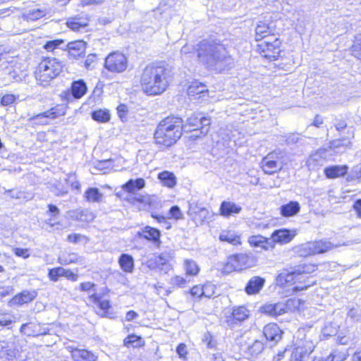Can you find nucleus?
<instances>
[{"mask_svg": "<svg viewBox=\"0 0 361 361\" xmlns=\"http://www.w3.org/2000/svg\"><path fill=\"white\" fill-rule=\"evenodd\" d=\"M171 69L161 63H150L142 70L140 86L147 95H159L164 92L171 80Z\"/></svg>", "mask_w": 361, "mask_h": 361, "instance_id": "1", "label": "nucleus"}, {"mask_svg": "<svg viewBox=\"0 0 361 361\" xmlns=\"http://www.w3.org/2000/svg\"><path fill=\"white\" fill-rule=\"evenodd\" d=\"M197 57L210 68L223 71L234 63L233 59L228 54L225 47L215 41L203 40L197 45Z\"/></svg>", "mask_w": 361, "mask_h": 361, "instance_id": "2", "label": "nucleus"}, {"mask_svg": "<svg viewBox=\"0 0 361 361\" xmlns=\"http://www.w3.org/2000/svg\"><path fill=\"white\" fill-rule=\"evenodd\" d=\"M185 128L187 126H183L181 118L168 116L161 121L157 127L154 132L156 143L166 147H171L180 138Z\"/></svg>", "mask_w": 361, "mask_h": 361, "instance_id": "3", "label": "nucleus"}, {"mask_svg": "<svg viewBox=\"0 0 361 361\" xmlns=\"http://www.w3.org/2000/svg\"><path fill=\"white\" fill-rule=\"evenodd\" d=\"M63 66L58 59L46 58L39 64L36 78L42 82H49L57 77L62 71Z\"/></svg>", "mask_w": 361, "mask_h": 361, "instance_id": "4", "label": "nucleus"}, {"mask_svg": "<svg viewBox=\"0 0 361 361\" xmlns=\"http://www.w3.org/2000/svg\"><path fill=\"white\" fill-rule=\"evenodd\" d=\"M281 40L272 35L257 44V50L262 57L274 61L279 58L281 53Z\"/></svg>", "mask_w": 361, "mask_h": 361, "instance_id": "5", "label": "nucleus"}, {"mask_svg": "<svg viewBox=\"0 0 361 361\" xmlns=\"http://www.w3.org/2000/svg\"><path fill=\"white\" fill-rule=\"evenodd\" d=\"M253 265V257L252 254L239 253L231 255L228 257L227 262L224 267L225 272L233 271H240Z\"/></svg>", "mask_w": 361, "mask_h": 361, "instance_id": "6", "label": "nucleus"}, {"mask_svg": "<svg viewBox=\"0 0 361 361\" xmlns=\"http://www.w3.org/2000/svg\"><path fill=\"white\" fill-rule=\"evenodd\" d=\"M127 66V58L119 52H113L105 59L104 67L112 73H122L126 70Z\"/></svg>", "mask_w": 361, "mask_h": 361, "instance_id": "7", "label": "nucleus"}, {"mask_svg": "<svg viewBox=\"0 0 361 361\" xmlns=\"http://www.w3.org/2000/svg\"><path fill=\"white\" fill-rule=\"evenodd\" d=\"M313 348L312 343L308 341L295 343L289 361H307Z\"/></svg>", "mask_w": 361, "mask_h": 361, "instance_id": "8", "label": "nucleus"}, {"mask_svg": "<svg viewBox=\"0 0 361 361\" xmlns=\"http://www.w3.org/2000/svg\"><path fill=\"white\" fill-rule=\"evenodd\" d=\"M66 106L64 104H57L51 109L39 114L32 117V119L37 121L41 124H47V121H42L44 118L55 119L59 116H63L66 112Z\"/></svg>", "mask_w": 361, "mask_h": 361, "instance_id": "9", "label": "nucleus"}, {"mask_svg": "<svg viewBox=\"0 0 361 361\" xmlns=\"http://www.w3.org/2000/svg\"><path fill=\"white\" fill-rule=\"evenodd\" d=\"M296 235L295 230L288 229H278L275 230L271 235V241L274 242V249L275 248L276 243L281 245L287 244L290 243Z\"/></svg>", "mask_w": 361, "mask_h": 361, "instance_id": "10", "label": "nucleus"}, {"mask_svg": "<svg viewBox=\"0 0 361 361\" xmlns=\"http://www.w3.org/2000/svg\"><path fill=\"white\" fill-rule=\"evenodd\" d=\"M63 276L72 281H76L78 276L77 274L73 273L70 269H66L63 267H59L49 270L48 277L52 281H57L59 277Z\"/></svg>", "mask_w": 361, "mask_h": 361, "instance_id": "11", "label": "nucleus"}, {"mask_svg": "<svg viewBox=\"0 0 361 361\" xmlns=\"http://www.w3.org/2000/svg\"><path fill=\"white\" fill-rule=\"evenodd\" d=\"M247 242L253 247H260L265 251L274 250V242L271 241V238H267L261 235L250 236Z\"/></svg>", "mask_w": 361, "mask_h": 361, "instance_id": "12", "label": "nucleus"}, {"mask_svg": "<svg viewBox=\"0 0 361 361\" xmlns=\"http://www.w3.org/2000/svg\"><path fill=\"white\" fill-rule=\"evenodd\" d=\"M67 48L69 57L78 59L85 54L86 43L82 40L71 42L67 44Z\"/></svg>", "mask_w": 361, "mask_h": 361, "instance_id": "13", "label": "nucleus"}, {"mask_svg": "<svg viewBox=\"0 0 361 361\" xmlns=\"http://www.w3.org/2000/svg\"><path fill=\"white\" fill-rule=\"evenodd\" d=\"M263 334L267 340L277 342L281 338L282 331L274 323H270L264 327Z\"/></svg>", "mask_w": 361, "mask_h": 361, "instance_id": "14", "label": "nucleus"}, {"mask_svg": "<svg viewBox=\"0 0 361 361\" xmlns=\"http://www.w3.org/2000/svg\"><path fill=\"white\" fill-rule=\"evenodd\" d=\"M274 153L269 154L262 162L263 171L267 174H273L281 169V166L275 160H273Z\"/></svg>", "mask_w": 361, "mask_h": 361, "instance_id": "15", "label": "nucleus"}, {"mask_svg": "<svg viewBox=\"0 0 361 361\" xmlns=\"http://www.w3.org/2000/svg\"><path fill=\"white\" fill-rule=\"evenodd\" d=\"M0 359L2 361H19L22 360L23 357L18 350L7 346L3 347L0 350Z\"/></svg>", "mask_w": 361, "mask_h": 361, "instance_id": "16", "label": "nucleus"}, {"mask_svg": "<svg viewBox=\"0 0 361 361\" xmlns=\"http://www.w3.org/2000/svg\"><path fill=\"white\" fill-rule=\"evenodd\" d=\"M219 239L233 245H241V236L234 231L224 230L221 232Z\"/></svg>", "mask_w": 361, "mask_h": 361, "instance_id": "17", "label": "nucleus"}, {"mask_svg": "<svg viewBox=\"0 0 361 361\" xmlns=\"http://www.w3.org/2000/svg\"><path fill=\"white\" fill-rule=\"evenodd\" d=\"M248 317V311L244 307H238L234 308L233 312L230 316L227 317L226 322L227 323L232 325L237 322H241L246 319Z\"/></svg>", "mask_w": 361, "mask_h": 361, "instance_id": "18", "label": "nucleus"}, {"mask_svg": "<svg viewBox=\"0 0 361 361\" xmlns=\"http://www.w3.org/2000/svg\"><path fill=\"white\" fill-rule=\"evenodd\" d=\"M219 210L221 215L224 216H229L239 214L242 210V207L234 202L224 201L221 204Z\"/></svg>", "mask_w": 361, "mask_h": 361, "instance_id": "19", "label": "nucleus"}, {"mask_svg": "<svg viewBox=\"0 0 361 361\" xmlns=\"http://www.w3.org/2000/svg\"><path fill=\"white\" fill-rule=\"evenodd\" d=\"M265 280L259 276L252 277L247 283L245 291L249 295L256 294L264 286Z\"/></svg>", "mask_w": 361, "mask_h": 361, "instance_id": "20", "label": "nucleus"}, {"mask_svg": "<svg viewBox=\"0 0 361 361\" xmlns=\"http://www.w3.org/2000/svg\"><path fill=\"white\" fill-rule=\"evenodd\" d=\"M300 210V205L296 201H290L280 207V213L283 216L290 217L296 215Z\"/></svg>", "mask_w": 361, "mask_h": 361, "instance_id": "21", "label": "nucleus"}, {"mask_svg": "<svg viewBox=\"0 0 361 361\" xmlns=\"http://www.w3.org/2000/svg\"><path fill=\"white\" fill-rule=\"evenodd\" d=\"M271 29L267 23L259 21L255 28L256 36L255 39L257 41H263L271 35Z\"/></svg>", "mask_w": 361, "mask_h": 361, "instance_id": "22", "label": "nucleus"}, {"mask_svg": "<svg viewBox=\"0 0 361 361\" xmlns=\"http://www.w3.org/2000/svg\"><path fill=\"white\" fill-rule=\"evenodd\" d=\"M299 275L300 273L296 271L283 270L278 275L276 281L278 284L283 286L286 283H293Z\"/></svg>", "mask_w": 361, "mask_h": 361, "instance_id": "23", "label": "nucleus"}, {"mask_svg": "<svg viewBox=\"0 0 361 361\" xmlns=\"http://www.w3.org/2000/svg\"><path fill=\"white\" fill-rule=\"evenodd\" d=\"M89 22L87 17H78L69 18L67 20V26L73 31H79L80 29L85 28Z\"/></svg>", "mask_w": 361, "mask_h": 361, "instance_id": "24", "label": "nucleus"}, {"mask_svg": "<svg viewBox=\"0 0 361 361\" xmlns=\"http://www.w3.org/2000/svg\"><path fill=\"white\" fill-rule=\"evenodd\" d=\"M144 238L151 240L154 243H159L160 231L154 228L147 226L142 229V233H139Z\"/></svg>", "mask_w": 361, "mask_h": 361, "instance_id": "25", "label": "nucleus"}, {"mask_svg": "<svg viewBox=\"0 0 361 361\" xmlns=\"http://www.w3.org/2000/svg\"><path fill=\"white\" fill-rule=\"evenodd\" d=\"M348 167L343 166H332L326 167L324 169V173L329 178H335L339 176H343L347 173Z\"/></svg>", "mask_w": 361, "mask_h": 361, "instance_id": "26", "label": "nucleus"}, {"mask_svg": "<svg viewBox=\"0 0 361 361\" xmlns=\"http://www.w3.org/2000/svg\"><path fill=\"white\" fill-rule=\"evenodd\" d=\"M73 361H97V356L86 349H80L73 352Z\"/></svg>", "mask_w": 361, "mask_h": 361, "instance_id": "27", "label": "nucleus"}, {"mask_svg": "<svg viewBox=\"0 0 361 361\" xmlns=\"http://www.w3.org/2000/svg\"><path fill=\"white\" fill-rule=\"evenodd\" d=\"M90 300L99 307L100 310L102 312L101 313L102 317H108L107 310L111 307L108 300H102V297L96 293L91 295Z\"/></svg>", "mask_w": 361, "mask_h": 361, "instance_id": "28", "label": "nucleus"}, {"mask_svg": "<svg viewBox=\"0 0 361 361\" xmlns=\"http://www.w3.org/2000/svg\"><path fill=\"white\" fill-rule=\"evenodd\" d=\"M145 185V181L143 178H137L135 180L130 179L123 185V189L129 193H135V190L143 188Z\"/></svg>", "mask_w": 361, "mask_h": 361, "instance_id": "29", "label": "nucleus"}, {"mask_svg": "<svg viewBox=\"0 0 361 361\" xmlns=\"http://www.w3.org/2000/svg\"><path fill=\"white\" fill-rule=\"evenodd\" d=\"M118 263L123 271L133 272L134 269V259L131 255L122 254L118 259Z\"/></svg>", "mask_w": 361, "mask_h": 361, "instance_id": "30", "label": "nucleus"}, {"mask_svg": "<svg viewBox=\"0 0 361 361\" xmlns=\"http://www.w3.org/2000/svg\"><path fill=\"white\" fill-rule=\"evenodd\" d=\"M37 294L35 291L30 292V291H26L24 290L19 293L18 295H16L12 301L14 304L17 305H23L25 303H28L33 300Z\"/></svg>", "mask_w": 361, "mask_h": 361, "instance_id": "31", "label": "nucleus"}, {"mask_svg": "<svg viewBox=\"0 0 361 361\" xmlns=\"http://www.w3.org/2000/svg\"><path fill=\"white\" fill-rule=\"evenodd\" d=\"M202 114H193L187 120L186 123L183 126H187V129H183L185 132L195 131L200 128V123H201Z\"/></svg>", "mask_w": 361, "mask_h": 361, "instance_id": "32", "label": "nucleus"}, {"mask_svg": "<svg viewBox=\"0 0 361 361\" xmlns=\"http://www.w3.org/2000/svg\"><path fill=\"white\" fill-rule=\"evenodd\" d=\"M72 94L74 98H81L87 92V86L85 82L82 80L74 81L72 83Z\"/></svg>", "mask_w": 361, "mask_h": 361, "instance_id": "33", "label": "nucleus"}, {"mask_svg": "<svg viewBox=\"0 0 361 361\" xmlns=\"http://www.w3.org/2000/svg\"><path fill=\"white\" fill-rule=\"evenodd\" d=\"M158 178L165 186L169 188H173L176 184V178L175 175L172 172H169L168 171L159 173Z\"/></svg>", "mask_w": 361, "mask_h": 361, "instance_id": "34", "label": "nucleus"}, {"mask_svg": "<svg viewBox=\"0 0 361 361\" xmlns=\"http://www.w3.org/2000/svg\"><path fill=\"white\" fill-rule=\"evenodd\" d=\"M312 247L314 255L326 252L333 248V245L329 241L312 242Z\"/></svg>", "mask_w": 361, "mask_h": 361, "instance_id": "35", "label": "nucleus"}, {"mask_svg": "<svg viewBox=\"0 0 361 361\" xmlns=\"http://www.w3.org/2000/svg\"><path fill=\"white\" fill-rule=\"evenodd\" d=\"M85 197L89 202H99L102 200L103 195L99 192L98 188H90L86 190Z\"/></svg>", "mask_w": 361, "mask_h": 361, "instance_id": "36", "label": "nucleus"}, {"mask_svg": "<svg viewBox=\"0 0 361 361\" xmlns=\"http://www.w3.org/2000/svg\"><path fill=\"white\" fill-rule=\"evenodd\" d=\"M184 269L188 276H196L200 271V267L192 259H185L184 261Z\"/></svg>", "mask_w": 361, "mask_h": 361, "instance_id": "37", "label": "nucleus"}, {"mask_svg": "<svg viewBox=\"0 0 361 361\" xmlns=\"http://www.w3.org/2000/svg\"><path fill=\"white\" fill-rule=\"evenodd\" d=\"M92 118L97 122L106 123L110 120L111 115L106 109H98L92 113Z\"/></svg>", "mask_w": 361, "mask_h": 361, "instance_id": "38", "label": "nucleus"}, {"mask_svg": "<svg viewBox=\"0 0 361 361\" xmlns=\"http://www.w3.org/2000/svg\"><path fill=\"white\" fill-rule=\"evenodd\" d=\"M296 252L300 256L303 257H306L310 255H314L312 242H308L301 245L298 246L296 248Z\"/></svg>", "mask_w": 361, "mask_h": 361, "instance_id": "39", "label": "nucleus"}, {"mask_svg": "<svg viewBox=\"0 0 361 361\" xmlns=\"http://www.w3.org/2000/svg\"><path fill=\"white\" fill-rule=\"evenodd\" d=\"M130 202L133 204L137 202L142 204L143 206H149L151 204V198L147 195L134 193L130 198Z\"/></svg>", "mask_w": 361, "mask_h": 361, "instance_id": "40", "label": "nucleus"}, {"mask_svg": "<svg viewBox=\"0 0 361 361\" xmlns=\"http://www.w3.org/2000/svg\"><path fill=\"white\" fill-rule=\"evenodd\" d=\"M264 350V343L259 340H255L247 346V351L252 356H257Z\"/></svg>", "mask_w": 361, "mask_h": 361, "instance_id": "41", "label": "nucleus"}, {"mask_svg": "<svg viewBox=\"0 0 361 361\" xmlns=\"http://www.w3.org/2000/svg\"><path fill=\"white\" fill-rule=\"evenodd\" d=\"M352 54L355 57L361 60V33H358L355 37L352 47Z\"/></svg>", "mask_w": 361, "mask_h": 361, "instance_id": "42", "label": "nucleus"}, {"mask_svg": "<svg viewBox=\"0 0 361 361\" xmlns=\"http://www.w3.org/2000/svg\"><path fill=\"white\" fill-rule=\"evenodd\" d=\"M6 193L8 194V195H9L11 198L13 199L27 200L32 198L31 194L26 193L24 191L11 190H8Z\"/></svg>", "mask_w": 361, "mask_h": 361, "instance_id": "43", "label": "nucleus"}, {"mask_svg": "<svg viewBox=\"0 0 361 361\" xmlns=\"http://www.w3.org/2000/svg\"><path fill=\"white\" fill-rule=\"evenodd\" d=\"M77 255L74 253H63L59 257V262L61 264H69L77 262Z\"/></svg>", "mask_w": 361, "mask_h": 361, "instance_id": "44", "label": "nucleus"}, {"mask_svg": "<svg viewBox=\"0 0 361 361\" xmlns=\"http://www.w3.org/2000/svg\"><path fill=\"white\" fill-rule=\"evenodd\" d=\"M186 278L180 276H174L170 279V284L177 288H184L189 282Z\"/></svg>", "mask_w": 361, "mask_h": 361, "instance_id": "45", "label": "nucleus"}, {"mask_svg": "<svg viewBox=\"0 0 361 361\" xmlns=\"http://www.w3.org/2000/svg\"><path fill=\"white\" fill-rule=\"evenodd\" d=\"M347 356L348 355L345 352L336 350L327 356V359L329 361H344L346 360Z\"/></svg>", "mask_w": 361, "mask_h": 361, "instance_id": "46", "label": "nucleus"}, {"mask_svg": "<svg viewBox=\"0 0 361 361\" xmlns=\"http://www.w3.org/2000/svg\"><path fill=\"white\" fill-rule=\"evenodd\" d=\"M202 341L207 348L212 349L216 345V341L214 337L208 331L204 334Z\"/></svg>", "mask_w": 361, "mask_h": 361, "instance_id": "47", "label": "nucleus"}, {"mask_svg": "<svg viewBox=\"0 0 361 361\" xmlns=\"http://www.w3.org/2000/svg\"><path fill=\"white\" fill-rule=\"evenodd\" d=\"M64 43V41L62 39H54L48 41L44 45V48L48 51H52L54 49L59 48L62 44Z\"/></svg>", "mask_w": 361, "mask_h": 361, "instance_id": "48", "label": "nucleus"}, {"mask_svg": "<svg viewBox=\"0 0 361 361\" xmlns=\"http://www.w3.org/2000/svg\"><path fill=\"white\" fill-rule=\"evenodd\" d=\"M205 91V86L202 84L200 85H192L188 88V95L194 96L195 94H198L200 93H203Z\"/></svg>", "mask_w": 361, "mask_h": 361, "instance_id": "49", "label": "nucleus"}, {"mask_svg": "<svg viewBox=\"0 0 361 361\" xmlns=\"http://www.w3.org/2000/svg\"><path fill=\"white\" fill-rule=\"evenodd\" d=\"M210 119L209 118L201 116V123H200V129L202 134L206 135L209 128Z\"/></svg>", "mask_w": 361, "mask_h": 361, "instance_id": "50", "label": "nucleus"}, {"mask_svg": "<svg viewBox=\"0 0 361 361\" xmlns=\"http://www.w3.org/2000/svg\"><path fill=\"white\" fill-rule=\"evenodd\" d=\"M349 176L350 180L361 179V164L354 166Z\"/></svg>", "mask_w": 361, "mask_h": 361, "instance_id": "51", "label": "nucleus"}, {"mask_svg": "<svg viewBox=\"0 0 361 361\" xmlns=\"http://www.w3.org/2000/svg\"><path fill=\"white\" fill-rule=\"evenodd\" d=\"M274 308V304H265L261 307V311L267 315L275 317Z\"/></svg>", "mask_w": 361, "mask_h": 361, "instance_id": "52", "label": "nucleus"}, {"mask_svg": "<svg viewBox=\"0 0 361 361\" xmlns=\"http://www.w3.org/2000/svg\"><path fill=\"white\" fill-rule=\"evenodd\" d=\"M44 16V12L39 9L32 10L28 13L27 18L32 20H37Z\"/></svg>", "mask_w": 361, "mask_h": 361, "instance_id": "53", "label": "nucleus"}, {"mask_svg": "<svg viewBox=\"0 0 361 361\" xmlns=\"http://www.w3.org/2000/svg\"><path fill=\"white\" fill-rule=\"evenodd\" d=\"M15 255L18 257H21L24 259L30 257L29 250L27 248L16 247L13 249Z\"/></svg>", "mask_w": 361, "mask_h": 361, "instance_id": "54", "label": "nucleus"}, {"mask_svg": "<svg viewBox=\"0 0 361 361\" xmlns=\"http://www.w3.org/2000/svg\"><path fill=\"white\" fill-rule=\"evenodd\" d=\"M169 213L170 215L176 219H180L183 218V214L178 206L171 207L169 210Z\"/></svg>", "mask_w": 361, "mask_h": 361, "instance_id": "55", "label": "nucleus"}, {"mask_svg": "<svg viewBox=\"0 0 361 361\" xmlns=\"http://www.w3.org/2000/svg\"><path fill=\"white\" fill-rule=\"evenodd\" d=\"M80 219L82 221H91L94 219V215L88 210H82L80 214Z\"/></svg>", "mask_w": 361, "mask_h": 361, "instance_id": "56", "label": "nucleus"}, {"mask_svg": "<svg viewBox=\"0 0 361 361\" xmlns=\"http://www.w3.org/2000/svg\"><path fill=\"white\" fill-rule=\"evenodd\" d=\"M190 294L193 296L200 298L205 294L204 288L195 286L190 289Z\"/></svg>", "mask_w": 361, "mask_h": 361, "instance_id": "57", "label": "nucleus"}, {"mask_svg": "<svg viewBox=\"0 0 361 361\" xmlns=\"http://www.w3.org/2000/svg\"><path fill=\"white\" fill-rule=\"evenodd\" d=\"M127 112L128 107L126 105L121 104L117 107V114L122 121L126 118Z\"/></svg>", "mask_w": 361, "mask_h": 361, "instance_id": "58", "label": "nucleus"}, {"mask_svg": "<svg viewBox=\"0 0 361 361\" xmlns=\"http://www.w3.org/2000/svg\"><path fill=\"white\" fill-rule=\"evenodd\" d=\"M16 100V97L13 94H6L2 97L1 103L4 106H8L13 104Z\"/></svg>", "mask_w": 361, "mask_h": 361, "instance_id": "59", "label": "nucleus"}, {"mask_svg": "<svg viewBox=\"0 0 361 361\" xmlns=\"http://www.w3.org/2000/svg\"><path fill=\"white\" fill-rule=\"evenodd\" d=\"M67 181L70 183L72 188L78 190L80 187V183L76 180V177L75 174H69Z\"/></svg>", "mask_w": 361, "mask_h": 361, "instance_id": "60", "label": "nucleus"}, {"mask_svg": "<svg viewBox=\"0 0 361 361\" xmlns=\"http://www.w3.org/2000/svg\"><path fill=\"white\" fill-rule=\"evenodd\" d=\"M195 50L197 51V48H195L193 45L186 44L182 47L180 54L183 56L188 55V54L193 53Z\"/></svg>", "mask_w": 361, "mask_h": 361, "instance_id": "61", "label": "nucleus"}, {"mask_svg": "<svg viewBox=\"0 0 361 361\" xmlns=\"http://www.w3.org/2000/svg\"><path fill=\"white\" fill-rule=\"evenodd\" d=\"M176 353L180 357L185 358L188 353L186 345L184 343H180L176 348Z\"/></svg>", "mask_w": 361, "mask_h": 361, "instance_id": "62", "label": "nucleus"}, {"mask_svg": "<svg viewBox=\"0 0 361 361\" xmlns=\"http://www.w3.org/2000/svg\"><path fill=\"white\" fill-rule=\"evenodd\" d=\"M348 316L351 319L358 320L360 317V310L359 308L353 307L349 310Z\"/></svg>", "mask_w": 361, "mask_h": 361, "instance_id": "63", "label": "nucleus"}, {"mask_svg": "<svg viewBox=\"0 0 361 361\" xmlns=\"http://www.w3.org/2000/svg\"><path fill=\"white\" fill-rule=\"evenodd\" d=\"M300 140V137L297 134H290L286 136V142L288 145L295 144Z\"/></svg>", "mask_w": 361, "mask_h": 361, "instance_id": "64", "label": "nucleus"}]
</instances>
